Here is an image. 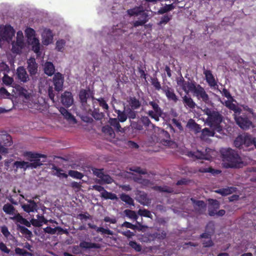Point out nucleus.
Returning a JSON list of instances; mask_svg holds the SVG:
<instances>
[{
    "label": "nucleus",
    "mask_w": 256,
    "mask_h": 256,
    "mask_svg": "<svg viewBox=\"0 0 256 256\" xmlns=\"http://www.w3.org/2000/svg\"><path fill=\"white\" fill-rule=\"evenodd\" d=\"M205 114L208 116L206 120V123L211 128H214L216 132L221 133L222 127L221 123L223 121L224 116L216 108L206 107L203 110Z\"/></svg>",
    "instance_id": "1"
},
{
    "label": "nucleus",
    "mask_w": 256,
    "mask_h": 256,
    "mask_svg": "<svg viewBox=\"0 0 256 256\" xmlns=\"http://www.w3.org/2000/svg\"><path fill=\"white\" fill-rule=\"evenodd\" d=\"M224 160L226 162V167L230 168H239L241 162L240 156L234 150L228 149L222 153Z\"/></svg>",
    "instance_id": "2"
},
{
    "label": "nucleus",
    "mask_w": 256,
    "mask_h": 256,
    "mask_svg": "<svg viewBox=\"0 0 256 256\" xmlns=\"http://www.w3.org/2000/svg\"><path fill=\"white\" fill-rule=\"evenodd\" d=\"M236 124L242 130H246L252 127L253 124L250 116L245 113L233 114Z\"/></svg>",
    "instance_id": "3"
},
{
    "label": "nucleus",
    "mask_w": 256,
    "mask_h": 256,
    "mask_svg": "<svg viewBox=\"0 0 256 256\" xmlns=\"http://www.w3.org/2000/svg\"><path fill=\"white\" fill-rule=\"evenodd\" d=\"M24 155L28 157L30 162H32L30 163L28 162V168H36L38 166H42V162H45L46 160H42L41 162L40 158H46V156L45 154L32 152H26L24 153Z\"/></svg>",
    "instance_id": "4"
},
{
    "label": "nucleus",
    "mask_w": 256,
    "mask_h": 256,
    "mask_svg": "<svg viewBox=\"0 0 256 256\" xmlns=\"http://www.w3.org/2000/svg\"><path fill=\"white\" fill-rule=\"evenodd\" d=\"M177 84L186 94H188L189 92H191L192 94L197 87L198 84L194 80L186 82L182 76L177 80Z\"/></svg>",
    "instance_id": "5"
},
{
    "label": "nucleus",
    "mask_w": 256,
    "mask_h": 256,
    "mask_svg": "<svg viewBox=\"0 0 256 256\" xmlns=\"http://www.w3.org/2000/svg\"><path fill=\"white\" fill-rule=\"evenodd\" d=\"M148 104L152 107L154 110H149L148 112V116L156 122H158L160 118L162 116L164 112L162 109L160 107L158 102L154 100L150 101Z\"/></svg>",
    "instance_id": "6"
},
{
    "label": "nucleus",
    "mask_w": 256,
    "mask_h": 256,
    "mask_svg": "<svg viewBox=\"0 0 256 256\" xmlns=\"http://www.w3.org/2000/svg\"><path fill=\"white\" fill-rule=\"evenodd\" d=\"M192 94L198 100L205 104H208L210 102V98L204 88L199 84H197V87L193 92Z\"/></svg>",
    "instance_id": "7"
},
{
    "label": "nucleus",
    "mask_w": 256,
    "mask_h": 256,
    "mask_svg": "<svg viewBox=\"0 0 256 256\" xmlns=\"http://www.w3.org/2000/svg\"><path fill=\"white\" fill-rule=\"evenodd\" d=\"M12 144L11 136L9 134H3L0 136V154H6L8 152V147Z\"/></svg>",
    "instance_id": "8"
},
{
    "label": "nucleus",
    "mask_w": 256,
    "mask_h": 256,
    "mask_svg": "<svg viewBox=\"0 0 256 256\" xmlns=\"http://www.w3.org/2000/svg\"><path fill=\"white\" fill-rule=\"evenodd\" d=\"M52 82L54 86V90L56 91L59 92L62 90L64 78L60 73L57 72L54 74L52 78Z\"/></svg>",
    "instance_id": "9"
},
{
    "label": "nucleus",
    "mask_w": 256,
    "mask_h": 256,
    "mask_svg": "<svg viewBox=\"0 0 256 256\" xmlns=\"http://www.w3.org/2000/svg\"><path fill=\"white\" fill-rule=\"evenodd\" d=\"M16 74L17 78L20 82H27L30 80L29 75L28 74L26 68L22 66H18L16 69Z\"/></svg>",
    "instance_id": "10"
},
{
    "label": "nucleus",
    "mask_w": 256,
    "mask_h": 256,
    "mask_svg": "<svg viewBox=\"0 0 256 256\" xmlns=\"http://www.w3.org/2000/svg\"><path fill=\"white\" fill-rule=\"evenodd\" d=\"M27 64V70L30 76L32 78L38 72V64L34 58H30L28 60Z\"/></svg>",
    "instance_id": "11"
},
{
    "label": "nucleus",
    "mask_w": 256,
    "mask_h": 256,
    "mask_svg": "<svg viewBox=\"0 0 256 256\" xmlns=\"http://www.w3.org/2000/svg\"><path fill=\"white\" fill-rule=\"evenodd\" d=\"M204 74L208 86L211 88H215L218 86L217 82L216 80L214 75L210 70H206L204 66L203 67Z\"/></svg>",
    "instance_id": "12"
},
{
    "label": "nucleus",
    "mask_w": 256,
    "mask_h": 256,
    "mask_svg": "<svg viewBox=\"0 0 256 256\" xmlns=\"http://www.w3.org/2000/svg\"><path fill=\"white\" fill-rule=\"evenodd\" d=\"M61 102L62 104L68 108L71 106L74 102L73 96L72 92H64L61 96Z\"/></svg>",
    "instance_id": "13"
},
{
    "label": "nucleus",
    "mask_w": 256,
    "mask_h": 256,
    "mask_svg": "<svg viewBox=\"0 0 256 256\" xmlns=\"http://www.w3.org/2000/svg\"><path fill=\"white\" fill-rule=\"evenodd\" d=\"M4 38V40L10 41L12 38L15 34V31L13 28L10 26H6L4 28V30L1 32Z\"/></svg>",
    "instance_id": "14"
},
{
    "label": "nucleus",
    "mask_w": 256,
    "mask_h": 256,
    "mask_svg": "<svg viewBox=\"0 0 256 256\" xmlns=\"http://www.w3.org/2000/svg\"><path fill=\"white\" fill-rule=\"evenodd\" d=\"M190 200L192 203L194 208L197 212L201 214L204 210H205L206 204L204 201L196 200L194 198H190Z\"/></svg>",
    "instance_id": "15"
},
{
    "label": "nucleus",
    "mask_w": 256,
    "mask_h": 256,
    "mask_svg": "<svg viewBox=\"0 0 256 256\" xmlns=\"http://www.w3.org/2000/svg\"><path fill=\"white\" fill-rule=\"evenodd\" d=\"M29 204H24L22 205L23 210L28 213L34 212L37 210V204L32 200L26 199Z\"/></svg>",
    "instance_id": "16"
},
{
    "label": "nucleus",
    "mask_w": 256,
    "mask_h": 256,
    "mask_svg": "<svg viewBox=\"0 0 256 256\" xmlns=\"http://www.w3.org/2000/svg\"><path fill=\"white\" fill-rule=\"evenodd\" d=\"M80 242L79 246L80 247L82 248L90 249L100 248V245L99 244L86 242L81 238H80Z\"/></svg>",
    "instance_id": "17"
},
{
    "label": "nucleus",
    "mask_w": 256,
    "mask_h": 256,
    "mask_svg": "<svg viewBox=\"0 0 256 256\" xmlns=\"http://www.w3.org/2000/svg\"><path fill=\"white\" fill-rule=\"evenodd\" d=\"M162 90L166 95L168 100H173L175 102L178 101V99L173 89L168 86H166V88H163Z\"/></svg>",
    "instance_id": "18"
},
{
    "label": "nucleus",
    "mask_w": 256,
    "mask_h": 256,
    "mask_svg": "<svg viewBox=\"0 0 256 256\" xmlns=\"http://www.w3.org/2000/svg\"><path fill=\"white\" fill-rule=\"evenodd\" d=\"M97 176L100 179L98 180V182L100 184L104 182L105 184H111L113 182V179L108 174H105L104 172L100 170V172L98 173Z\"/></svg>",
    "instance_id": "19"
},
{
    "label": "nucleus",
    "mask_w": 256,
    "mask_h": 256,
    "mask_svg": "<svg viewBox=\"0 0 256 256\" xmlns=\"http://www.w3.org/2000/svg\"><path fill=\"white\" fill-rule=\"evenodd\" d=\"M237 188L235 187H226V188H219L214 191L216 194H220L222 196H226L236 191Z\"/></svg>",
    "instance_id": "20"
},
{
    "label": "nucleus",
    "mask_w": 256,
    "mask_h": 256,
    "mask_svg": "<svg viewBox=\"0 0 256 256\" xmlns=\"http://www.w3.org/2000/svg\"><path fill=\"white\" fill-rule=\"evenodd\" d=\"M186 126L190 130L194 132L195 134L200 132L201 130V126L200 124L196 122L195 120L192 118L188 120Z\"/></svg>",
    "instance_id": "21"
},
{
    "label": "nucleus",
    "mask_w": 256,
    "mask_h": 256,
    "mask_svg": "<svg viewBox=\"0 0 256 256\" xmlns=\"http://www.w3.org/2000/svg\"><path fill=\"white\" fill-rule=\"evenodd\" d=\"M43 43L45 45H48L52 40L54 35L51 30H45L42 34Z\"/></svg>",
    "instance_id": "22"
},
{
    "label": "nucleus",
    "mask_w": 256,
    "mask_h": 256,
    "mask_svg": "<svg viewBox=\"0 0 256 256\" xmlns=\"http://www.w3.org/2000/svg\"><path fill=\"white\" fill-rule=\"evenodd\" d=\"M29 43L32 46V50L36 53L38 56L40 55V43L38 38H32V40L29 42Z\"/></svg>",
    "instance_id": "23"
},
{
    "label": "nucleus",
    "mask_w": 256,
    "mask_h": 256,
    "mask_svg": "<svg viewBox=\"0 0 256 256\" xmlns=\"http://www.w3.org/2000/svg\"><path fill=\"white\" fill-rule=\"evenodd\" d=\"M88 225L90 228L96 230L98 232H102V234L108 235H112L114 234L113 232L109 229H106L102 227H98L96 225L90 223H88Z\"/></svg>",
    "instance_id": "24"
},
{
    "label": "nucleus",
    "mask_w": 256,
    "mask_h": 256,
    "mask_svg": "<svg viewBox=\"0 0 256 256\" xmlns=\"http://www.w3.org/2000/svg\"><path fill=\"white\" fill-rule=\"evenodd\" d=\"M144 7L142 6H135L132 8H130L128 10L127 13L130 16H138L142 13L144 12Z\"/></svg>",
    "instance_id": "25"
},
{
    "label": "nucleus",
    "mask_w": 256,
    "mask_h": 256,
    "mask_svg": "<svg viewBox=\"0 0 256 256\" xmlns=\"http://www.w3.org/2000/svg\"><path fill=\"white\" fill-rule=\"evenodd\" d=\"M44 232L50 234H54L56 233V231H58V232H67V230H64L60 226H56L54 228H52L50 226H47L46 228H44Z\"/></svg>",
    "instance_id": "26"
},
{
    "label": "nucleus",
    "mask_w": 256,
    "mask_h": 256,
    "mask_svg": "<svg viewBox=\"0 0 256 256\" xmlns=\"http://www.w3.org/2000/svg\"><path fill=\"white\" fill-rule=\"evenodd\" d=\"M44 70L46 74L52 76L54 72L55 68L52 62H48L45 63Z\"/></svg>",
    "instance_id": "27"
},
{
    "label": "nucleus",
    "mask_w": 256,
    "mask_h": 256,
    "mask_svg": "<svg viewBox=\"0 0 256 256\" xmlns=\"http://www.w3.org/2000/svg\"><path fill=\"white\" fill-rule=\"evenodd\" d=\"M28 162L24 161H16L13 164V168H14V172H17L18 169L23 168L26 170L28 168Z\"/></svg>",
    "instance_id": "28"
},
{
    "label": "nucleus",
    "mask_w": 256,
    "mask_h": 256,
    "mask_svg": "<svg viewBox=\"0 0 256 256\" xmlns=\"http://www.w3.org/2000/svg\"><path fill=\"white\" fill-rule=\"evenodd\" d=\"M182 100L186 106L192 109L196 108V104L190 97L184 96L182 98Z\"/></svg>",
    "instance_id": "29"
},
{
    "label": "nucleus",
    "mask_w": 256,
    "mask_h": 256,
    "mask_svg": "<svg viewBox=\"0 0 256 256\" xmlns=\"http://www.w3.org/2000/svg\"><path fill=\"white\" fill-rule=\"evenodd\" d=\"M244 139V144L246 146H249L252 144H254L255 146V144L256 142V138H252V136L250 134H246L243 136Z\"/></svg>",
    "instance_id": "30"
},
{
    "label": "nucleus",
    "mask_w": 256,
    "mask_h": 256,
    "mask_svg": "<svg viewBox=\"0 0 256 256\" xmlns=\"http://www.w3.org/2000/svg\"><path fill=\"white\" fill-rule=\"evenodd\" d=\"M131 108L136 110L140 108L141 103L138 99L136 97H130L128 101Z\"/></svg>",
    "instance_id": "31"
},
{
    "label": "nucleus",
    "mask_w": 256,
    "mask_h": 256,
    "mask_svg": "<svg viewBox=\"0 0 256 256\" xmlns=\"http://www.w3.org/2000/svg\"><path fill=\"white\" fill-rule=\"evenodd\" d=\"M136 224H139L140 228H138L136 225L133 224L130 222H124L122 224V226L126 227V228H130L133 230H141L144 228V226L141 224L139 222L136 221Z\"/></svg>",
    "instance_id": "32"
},
{
    "label": "nucleus",
    "mask_w": 256,
    "mask_h": 256,
    "mask_svg": "<svg viewBox=\"0 0 256 256\" xmlns=\"http://www.w3.org/2000/svg\"><path fill=\"white\" fill-rule=\"evenodd\" d=\"M88 98V91L84 89H82L80 91L79 98L82 104H85L87 103V100Z\"/></svg>",
    "instance_id": "33"
},
{
    "label": "nucleus",
    "mask_w": 256,
    "mask_h": 256,
    "mask_svg": "<svg viewBox=\"0 0 256 256\" xmlns=\"http://www.w3.org/2000/svg\"><path fill=\"white\" fill-rule=\"evenodd\" d=\"M120 198L122 202L130 206L134 205L133 199L128 194L122 193L120 195Z\"/></svg>",
    "instance_id": "34"
},
{
    "label": "nucleus",
    "mask_w": 256,
    "mask_h": 256,
    "mask_svg": "<svg viewBox=\"0 0 256 256\" xmlns=\"http://www.w3.org/2000/svg\"><path fill=\"white\" fill-rule=\"evenodd\" d=\"M100 196L102 198L106 200H114L118 199L117 196L115 194L108 192L106 190L104 192H101Z\"/></svg>",
    "instance_id": "35"
},
{
    "label": "nucleus",
    "mask_w": 256,
    "mask_h": 256,
    "mask_svg": "<svg viewBox=\"0 0 256 256\" xmlns=\"http://www.w3.org/2000/svg\"><path fill=\"white\" fill-rule=\"evenodd\" d=\"M134 180L144 186H148L150 184V180L148 179L143 178L141 176H134L133 177Z\"/></svg>",
    "instance_id": "36"
},
{
    "label": "nucleus",
    "mask_w": 256,
    "mask_h": 256,
    "mask_svg": "<svg viewBox=\"0 0 256 256\" xmlns=\"http://www.w3.org/2000/svg\"><path fill=\"white\" fill-rule=\"evenodd\" d=\"M198 171L202 173L210 172L214 175L218 174L221 172V170H215L212 167H208L206 168L202 167L199 168Z\"/></svg>",
    "instance_id": "37"
},
{
    "label": "nucleus",
    "mask_w": 256,
    "mask_h": 256,
    "mask_svg": "<svg viewBox=\"0 0 256 256\" xmlns=\"http://www.w3.org/2000/svg\"><path fill=\"white\" fill-rule=\"evenodd\" d=\"M175 8V6L173 4H166L164 6L161 8L158 12L159 14H164Z\"/></svg>",
    "instance_id": "38"
},
{
    "label": "nucleus",
    "mask_w": 256,
    "mask_h": 256,
    "mask_svg": "<svg viewBox=\"0 0 256 256\" xmlns=\"http://www.w3.org/2000/svg\"><path fill=\"white\" fill-rule=\"evenodd\" d=\"M119 120L116 118H110L109 120V123L113 126L117 132H120L122 128L120 124Z\"/></svg>",
    "instance_id": "39"
},
{
    "label": "nucleus",
    "mask_w": 256,
    "mask_h": 256,
    "mask_svg": "<svg viewBox=\"0 0 256 256\" xmlns=\"http://www.w3.org/2000/svg\"><path fill=\"white\" fill-rule=\"evenodd\" d=\"M2 210L6 214H13L15 210V208L11 204H6L3 206Z\"/></svg>",
    "instance_id": "40"
},
{
    "label": "nucleus",
    "mask_w": 256,
    "mask_h": 256,
    "mask_svg": "<svg viewBox=\"0 0 256 256\" xmlns=\"http://www.w3.org/2000/svg\"><path fill=\"white\" fill-rule=\"evenodd\" d=\"M60 113L64 116L67 120H75L74 117L66 109L64 108H61L60 110Z\"/></svg>",
    "instance_id": "41"
},
{
    "label": "nucleus",
    "mask_w": 256,
    "mask_h": 256,
    "mask_svg": "<svg viewBox=\"0 0 256 256\" xmlns=\"http://www.w3.org/2000/svg\"><path fill=\"white\" fill-rule=\"evenodd\" d=\"M52 169L54 170H56V172L54 173V174L56 176H57L59 178H68V175L62 172L63 170L60 169V168L56 167V166L54 165Z\"/></svg>",
    "instance_id": "42"
},
{
    "label": "nucleus",
    "mask_w": 256,
    "mask_h": 256,
    "mask_svg": "<svg viewBox=\"0 0 256 256\" xmlns=\"http://www.w3.org/2000/svg\"><path fill=\"white\" fill-rule=\"evenodd\" d=\"M18 230L23 234L31 237L32 236V232L28 228L24 227V226H20V224L17 225Z\"/></svg>",
    "instance_id": "43"
},
{
    "label": "nucleus",
    "mask_w": 256,
    "mask_h": 256,
    "mask_svg": "<svg viewBox=\"0 0 256 256\" xmlns=\"http://www.w3.org/2000/svg\"><path fill=\"white\" fill-rule=\"evenodd\" d=\"M216 130L214 128H212V130L208 128H206L202 130V136H214L215 134Z\"/></svg>",
    "instance_id": "44"
},
{
    "label": "nucleus",
    "mask_w": 256,
    "mask_h": 256,
    "mask_svg": "<svg viewBox=\"0 0 256 256\" xmlns=\"http://www.w3.org/2000/svg\"><path fill=\"white\" fill-rule=\"evenodd\" d=\"M234 144L236 148H241V147L244 145L243 136L240 135L237 136L234 140Z\"/></svg>",
    "instance_id": "45"
},
{
    "label": "nucleus",
    "mask_w": 256,
    "mask_h": 256,
    "mask_svg": "<svg viewBox=\"0 0 256 256\" xmlns=\"http://www.w3.org/2000/svg\"><path fill=\"white\" fill-rule=\"evenodd\" d=\"M68 175L73 178L80 180L84 177V174L82 173L74 170H69Z\"/></svg>",
    "instance_id": "46"
},
{
    "label": "nucleus",
    "mask_w": 256,
    "mask_h": 256,
    "mask_svg": "<svg viewBox=\"0 0 256 256\" xmlns=\"http://www.w3.org/2000/svg\"><path fill=\"white\" fill-rule=\"evenodd\" d=\"M124 213L126 216L131 219L136 220L138 218V216L136 215V212L134 210L127 209L124 210Z\"/></svg>",
    "instance_id": "47"
},
{
    "label": "nucleus",
    "mask_w": 256,
    "mask_h": 256,
    "mask_svg": "<svg viewBox=\"0 0 256 256\" xmlns=\"http://www.w3.org/2000/svg\"><path fill=\"white\" fill-rule=\"evenodd\" d=\"M151 80V84L152 86L154 88L155 90H162L160 82L158 81V78L156 77L152 78Z\"/></svg>",
    "instance_id": "48"
},
{
    "label": "nucleus",
    "mask_w": 256,
    "mask_h": 256,
    "mask_svg": "<svg viewBox=\"0 0 256 256\" xmlns=\"http://www.w3.org/2000/svg\"><path fill=\"white\" fill-rule=\"evenodd\" d=\"M66 41L64 40L61 39L58 40L56 42V50L58 52H62L66 46Z\"/></svg>",
    "instance_id": "49"
},
{
    "label": "nucleus",
    "mask_w": 256,
    "mask_h": 256,
    "mask_svg": "<svg viewBox=\"0 0 256 256\" xmlns=\"http://www.w3.org/2000/svg\"><path fill=\"white\" fill-rule=\"evenodd\" d=\"M25 34L28 39L31 41L32 38H34V36H35L36 32L33 28H28L25 30Z\"/></svg>",
    "instance_id": "50"
},
{
    "label": "nucleus",
    "mask_w": 256,
    "mask_h": 256,
    "mask_svg": "<svg viewBox=\"0 0 256 256\" xmlns=\"http://www.w3.org/2000/svg\"><path fill=\"white\" fill-rule=\"evenodd\" d=\"M141 121L142 124L146 126H151L154 128L155 126L152 123L150 118L146 116H144L141 118Z\"/></svg>",
    "instance_id": "51"
},
{
    "label": "nucleus",
    "mask_w": 256,
    "mask_h": 256,
    "mask_svg": "<svg viewBox=\"0 0 256 256\" xmlns=\"http://www.w3.org/2000/svg\"><path fill=\"white\" fill-rule=\"evenodd\" d=\"M172 18V15H164L160 18V21L158 23V26H162L166 24Z\"/></svg>",
    "instance_id": "52"
},
{
    "label": "nucleus",
    "mask_w": 256,
    "mask_h": 256,
    "mask_svg": "<svg viewBox=\"0 0 256 256\" xmlns=\"http://www.w3.org/2000/svg\"><path fill=\"white\" fill-rule=\"evenodd\" d=\"M128 244L132 248L134 249L137 252H140L142 250V246L140 244L137 243L136 241H130Z\"/></svg>",
    "instance_id": "53"
},
{
    "label": "nucleus",
    "mask_w": 256,
    "mask_h": 256,
    "mask_svg": "<svg viewBox=\"0 0 256 256\" xmlns=\"http://www.w3.org/2000/svg\"><path fill=\"white\" fill-rule=\"evenodd\" d=\"M15 252H16V254H19V255H22L23 256H32V253L29 252H27L26 250L22 248H15Z\"/></svg>",
    "instance_id": "54"
},
{
    "label": "nucleus",
    "mask_w": 256,
    "mask_h": 256,
    "mask_svg": "<svg viewBox=\"0 0 256 256\" xmlns=\"http://www.w3.org/2000/svg\"><path fill=\"white\" fill-rule=\"evenodd\" d=\"M154 189L162 192H166L168 193H172V189L168 186H156L154 187Z\"/></svg>",
    "instance_id": "55"
},
{
    "label": "nucleus",
    "mask_w": 256,
    "mask_h": 256,
    "mask_svg": "<svg viewBox=\"0 0 256 256\" xmlns=\"http://www.w3.org/2000/svg\"><path fill=\"white\" fill-rule=\"evenodd\" d=\"M138 214L141 216L146 218H152V215L150 210L146 209H140L138 211Z\"/></svg>",
    "instance_id": "56"
},
{
    "label": "nucleus",
    "mask_w": 256,
    "mask_h": 256,
    "mask_svg": "<svg viewBox=\"0 0 256 256\" xmlns=\"http://www.w3.org/2000/svg\"><path fill=\"white\" fill-rule=\"evenodd\" d=\"M228 108L234 112V114H241L242 109L232 102L230 105V106Z\"/></svg>",
    "instance_id": "57"
},
{
    "label": "nucleus",
    "mask_w": 256,
    "mask_h": 256,
    "mask_svg": "<svg viewBox=\"0 0 256 256\" xmlns=\"http://www.w3.org/2000/svg\"><path fill=\"white\" fill-rule=\"evenodd\" d=\"M131 108H128L126 110V113L127 114V117L130 119H134L136 116V112Z\"/></svg>",
    "instance_id": "58"
},
{
    "label": "nucleus",
    "mask_w": 256,
    "mask_h": 256,
    "mask_svg": "<svg viewBox=\"0 0 256 256\" xmlns=\"http://www.w3.org/2000/svg\"><path fill=\"white\" fill-rule=\"evenodd\" d=\"M2 80L4 84L6 86H10L14 82V79L6 74H4Z\"/></svg>",
    "instance_id": "59"
},
{
    "label": "nucleus",
    "mask_w": 256,
    "mask_h": 256,
    "mask_svg": "<svg viewBox=\"0 0 256 256\" xmlns=\"http://www.w3.org/2000/svg\"><path fill=\"white\" fill-rule=\"evenodd\" d=\"M102 132L111 136L114 134L113 129L108 125L105 126L102 128Z\"/></svg>",
    "instance_id": "60"
},
{
    "label": "nucleus",
    "mask_w": 256,
    "mask_h": 256,
    "mask_svg": "<svg viewBox=\"0 0 256 256\" xmlns=\"http://www.w3.org/2000/svg\"><path fill=\"white\" fill-rule=\"evenodd\" d=\"M97 101L98 102L100 106H101L104 110H108L109 106L104 98H99L97 99Z\"/></svg>",
    "instance_id": "61"
},
{
    "label": "nucleus",
    "mask_w": 256,
    "mask_h": 256,
    "mask_svg": "<svg viewBox=\"0 0 256 256\" xmlns=\"http://www.w3.org/2000/svg\"><path fill=\"white\" fill-rule=\"evenodd\" d=\"M210 206L209 207H212L214 208H220V202L216 200L210 199L208 200Z\"/></svg>",
    "instance_id": "62"
},
{
    "label": "nucleus",
    "mask_w": 256,
    "mask_h": 256,
    "mask_svg": "<svg viewBox=\"0 0 256 256\" xmlns=\"http://www.w3.org/2000/svg\"><path fill=\"white\" fill-rule=\"evenodd\" d=\"M130 170L131 171L136 172L140 174H147L146 170H142L139 166L132 168Z\"/></svg>",
    "instance_id": "63"
},
{
    "label": "nucleus",
    "mask_w": 256,
    "mask_h": 256,
    "mask_svg": "<svg viewBox=\"0 0 256 256\" xmlns=\"http://www.w3.org/2000/svg\"><path fill=\"white\" fill-rule=\"evenodd\" d=\"M11 218L13 220H16L18 222H20V224H22L25 219L19 213L16 214L14 216H13Z\"/></svg>",
    "instance_id": "64"
}]
</instances>
